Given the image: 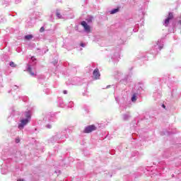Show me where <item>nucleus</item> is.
Returning a JSON list of instances; mask_svg holds the SVG:
<instances>
[{"mask_svg":"<svg viewBox=\"0 0 181 181\" xmlns=\"http://www.w3.org/2000/svg\"><path fill=\"white\" fill-rule=\"evenodd\" d=\"M93 131H97V127L94 124H90L85 127L83 132V134H91Z\"/></svg>","mask_w":181,"mask_h":181,"instance_id":"1","label":"nucleus"},{"mask_svg":"<svg viewBox=\"0 0 181 181\" xmlns=\"http://www.w3.org/2000/svg\"><path fill=\"white\" fill-rule=\"evenodd\" d=\"M81 26H83V28H84V30H86V32H91V28L90 25H88V24H87L86 21H82L81 23Z\"/></svg>","mask_w":181,"mask_h":181,"instance_id":"2","label":"nucleus"},{"mask_svg":"<svg viewBox=\"0 0 181 181\" xmlns=\"http://www.w3.org/2000/svg\"><path fill=\"white\" fill-rule=\"evenodd\" d=\"M30 120L29 119H22L21 121V124L18 125V128H23V127H25V125H28V124H29Z\"/></svg>","mask_w":181,"mask_h":181,"instance_id":"3","label":"nucleus"},{"mask_svg":"<svg viewBox=\"0 0 181 181\" xmlns=\"http://www.w3.org/2000/svg\"><path fill=\"white\" fill-rule=\"evenodd\" d=\"M100 71H98V69H95L93 71V77H95V80H98L100 78Z\"/></svg>","mask_w":181,"mask_h":181,"instance_id":"4","label":"nucleus"},{"mask_svg":"<svg viewBox=\"0 0 181 181\" xmlns=\"http://www.w3.org/2000/svg\"><path fill=\"white\" fill-rule=\"evenodd\" d=\"M28 71L31 76H36V74H35V73H33V71H32V67L28 66Z\"/></svg>","mask_w":181,"mask_h":181,"instance_id":"5","label":"nucleus"},{"mask_svg":"<svg viewBox=\"0 0 181 181\" xmlns=\"http://www.w3.org/2000/svg\"><path fill=\"white\" fill-rule=\"evenodd\" d=\"M33 35H28L25 36V39L26 40H30V39H33Z\"/></svg>","mask_w":181,"mask_h":181,"instance_id":"6","label":"nucleus"},{"mask_svg":"<svg viewBox=\"0 0 181 181\" xmlns=\"http://www.w3.org/2000/svg\"><path fill=\"white\" fill-rule=\"evenodd\" d=\"M119 11V8H114L110 11L111 15H114V13H117Z\"/></svg>","mask_w":181,"mask_h":181,"instance_id":"7","label":"nucleus"},{"mask_svg":"<svg viewBox=\"0 0 181 181\" xmlns=\"http://www.w3.org/2000/svg\"><path fill=\"white\" fill-rule=\"evenodd\" d=\"M167 18H168L170 21H172V19H173V13H169Z\"/></svg>","mask_w":181,"mask_h":181,"instance_id":"8","label":"nucleus"},{"mask_svg":"<svg viewBox=\"0 0 181 181\" xmlns=\"http://www.w3.org/2000/svg\"><path fill=\"white\" fill-rule=\"evenodd\" d=\"M132 101L133 103H135V101H136V95H133V96L132 97Z\"/></svg>","mask_w":181,"mask_h":181,"instance_id":"9","label":"nucleus"},{"mask_svg":"<svg viewBox=\"0 0 181 181\" xmlns=\"http://www.w3.org/2000/svg\"><path fill=\"white\" fill-rule=\"evenodd\" d=\"M170 19H168V18L165 20V26H168L169 25V22H170Z\"/></svg>","mask_w":181,"mask_h":181,"instance_id":"10","label":"nucleus"},{"mask_svg":"<svg viewBox=\"0 0 181 181\" xmlns=\"http://www.w3.org/2000/svg\"><path fill=\"white\" fill-rule=\"evenodd\" d=\"M87 22L88 23H91V22H93V17H90L89 18L86 19Z\"/></svg>","mask_w":181,"mask_h":181,"instance_id":"11","label":"nucleus"},{"mask_svg":"<svg viewBox=\"0 0 181 181\" xmlns=\"http://www.w3.org/2000/svg\"><path fill=\"white\" fill-rule=\"evenodd\" d=\"M11 67H16V64L13 62H10Z\"/></svg>","mask_w":181,"mask_h":181,"instance_id":"12","label":"nucleus"},{"mask_svg":"<svg viewBox=\"0 0 181 181\" xmlns=\"http://www.w3.org/2000/svg\"><path fill=\"white\" fill-rule=\"evenodd\" d=\"M44 31H45V27H41L40 29V32L41 33H43Z\"/></svg>","mask_w":181,"mask_h":181,"instance_id":"13","label":"nucleus"},{"mask_svg":"<svg viewBox=\"0 0 181 181\" xmlns=\"http://www.w3.org/2000/svg\"><path fill=\"white\" fill-rule=\"evenodd\" d=\"M57 16L60 18H62V14H60L59 12H57Z\"/></svg>","mask_w":181,"mask_h":181,"instance_id":"14","label":"nucleus"},{"mask_svg":"<svg viewBox=\"0 0 181 181\" xmlns=\"http://www.w3.org/2000/svg\"><path fill=\"white\" fill-rule=\"evenodd\" d=\"M20 142H21V139H16V144H19Z\"/></svg>","mask_w":181,"mask_h":181,"instance_id":"15","label":"nucleus"},{"mask_svg":"<svg viewBox=\"0 0 181 181\" xmlns=\"http://www.w3.org/2000/svg\"><path fill=\"white\" fill-rule=\"evenodd\" d=\"M80 46H81V47H84V43H83V42H81V44H80Z\"/></svg>","mask_w":181,"mask_h":181,"instance_id":"16","label":"nucleus"},{"mask_svg":"<svg viewBox=\"0 0 181 181\" xmlns=\"http://www.w3.org/2000/svg\"><path fill=\"white\" fill-rule=\"evenodd\" d=\"M63 93L64 94H67V90H64Z\"/></svg>","mask_w":181,"mask_h":181,"instance_id":"17","label":"nucleus"},{"mask_svg":"<svg viewBox=\"0 0 181 181\" xmlns=\"http://www.w3.org/2000/svg\"><path fill=\"white\" fill-rule=\"evenodd\" d=\"M26 117H27V118H30V115H26Z\"/></svg>","mask_w":181,"mask_h":181,"instance_id":"18","label":"nucleus"},{"mask_svg":"<svg viewBox=\"0 0 181 181\" xmlns=\"http://www.w3.org/2000/svg\"><path fill=\"white\" fill-rule=\"evenodd\" d=\"M163 108H166V106L165 105H162Z\"/></svg>","mask_w":181,"mask_h":181,"instance_id":"19","label":"nucleus"},{"mask_svg":"<svg viewBox=\"0 0 181 181\" xmlns=\"http://www.w3.org/2000/svg\"><path fill=\"white\" fill-rule=\"evenodd\" d=\"M17 181H25V180L19 179Z\"/></svg>","mask_w":181,"mask_h":181,"instance_id":"20","label":"nucleus"},{"mask_svg":"<svg viewBox=\"0 0 181 181\" xmlns=\"http://www.w3.org/2000/svg\"><path fill=\"white\" fill-rule=\"evenodd\" d=\"M178 23H179L180 25H181V20H180V21H178Z\"/></svg>","mask_w":181,"mask_h":181,"instance_id":"21","label":"nucleus"}]
</instances>
